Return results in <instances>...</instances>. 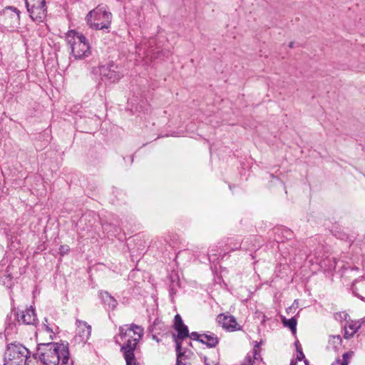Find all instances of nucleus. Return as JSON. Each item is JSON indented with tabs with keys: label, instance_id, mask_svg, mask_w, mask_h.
I'll list each match as a JSON object with an SVG mask.
<instances>
[{
	"label": "nucleus",
	"instance_id": "5701e85b",
	"mask_svg": "<svg viewBox=\"0 0 365 365\" xmlns=\"http://www.w3.org/2000/svg\"><path fill=\"white\" fill-rule=\"evenodd\" d=\"M204 363L205 365H219L217 363L213 361H210L206 356H204Z\"/></svg>",
	"mask_w": 365,
	"mask_h": 365
},
{
	"label": "nucleus",
	"instance_id": "20e7f679",
	"mask_svg": "<svg viewBox=\"0 0 365 365\" xmlns=\"http://www.w3.org/2000/svg\"><path fill=\"white\" fill-rule=\"evenodd\" d=\"M66 38L75 58L81 59L90 54L89 43L82 34L71 30L66 34Z\"/></svg>",
	"mask_w": 365,
	"mask_h": 365
},
{
	"label": "nucleus",
	"instance_id": "423d86ee",
	"mask_svg": "<svg viewBox=\"0 0 365 365\" xmlns=\"http://www.w3.org/2000/svg\"><path fill=\"white\" fill-rule=\"evenodd\" d=\"M174 329L177 331L178 334H173L175 341L176 343V351L182 348V341L185 338L189 337V331L186 325L184 324L180 314H176L174 318Z\"/></svg>",
	"mask_w": 365,
	"mask_h": 365
},
{
	"label": "nucleus",
	"instance_id": "aec40b11",
	"mask_svg": "<svg viewBox=\"0 0 365 365\" xmlns=\"http://www.w3.org/2000/svg\"><path fill=\"white\" fill-rule=\"evenodd\" d=\"M201 336L202 334H198L197 332H192L190 335L189 334V336L194 340H197L200 342H201Z\"/></svg>",
	"mask_w": 365,
	"mask_h": 365
},
{
	"label": "nucleus",
	"instance_id": "2eb2a0df",
	"mask_svg": "<svg viewBox=\"0 0 365 365\" xmlns=\"http://www.w3.org/2000/svg\"><path fill=\"white\" fill-rule=\"evenodd\" d=\"M241 329L242 327L237 322L236 319L233 316L230 315V331H235Z\"/></svg>",
	"mask_w": 365,
	"mask_h": 365
},
{
	"label": "nucleus",
	"instance_id": "dca6fc26",
	"mask_svg": "<svg viewBox=\"0 0 365 365\" xmlns=\"http://www.w3.org/2000/svg\"><path fill=\"white\" fill-rule=\"evenodd\" d=\"M341 341L340 335L331 336L329 339V344L333 345L334 348H336L341 344Z\"/></svg>",
	"mask_w": 365,
	"mask_h": 365
},
{
	"label": "nucleus",
	"instance_id": "ddd939ff",
	"mask_svg": "<svg viewBox=\"0 0 365 365\" xmlns=\"http://www.w3.org/2000/svg\"><path fill=\"white\" fill-rule=\"evenodd\" d=\"M177 352V361L176 365H191V364L189 361H187L185 360L186 356L185 352H182L181 349L178 351H176Z\"/></svg>",
	"mask_w": 365,
	"mask_h": 365
},
{
	"label": "nucleus",
	"instance_id": "bb28decb",
	"mask_svg": "<svg viewBox=\"0 0 365 365\" xmlns=\"http://www.w3.org/2000/svg\"><path fill=\"white\" fill-rule=\"evenodd\" d=\"M294 42H290V43H289V47L290 48H292L294 47Z\"/></svg>",
	"mask_w": 365,
	"mask_h": 365
},
{
	"label": "nucleus",
	"instance_id": "4be33fe9",
	"mask_svg": "<svg viewBox=\"0 0 365 365\" xmlns=\"http://www.w3.org/2000/svg\"><path fill=\"white\" fill-rule=\"evenodd\" d=\"M290 365H309L307 360H299V361H292Z\"/></svg>",
	"mask_w": 365,
	"mask_h": 365
},
{
	"label": "nucleus",
	"instance_id": "f8f14e48",
	"mask_svg": "<svg viewBox=\"0 0 365 365\" xmlns=\"http://www.w3.org/2000/svg\"><path fill=\"white\" fill-rule=\"evenodd\" d=\"M103 302L108 306V309L113 310L117 304V300L108 292H102L100 294Z\"/></svg>",
	"mask_w": 365,
	"mask_h": 365
},
{
	"label": "nucleus",
	"instance_id": "f3484780",
	"mask_svg": "<svg viewBox=\"0 0 365 365\" xmlns=\"http://www.w3.org/2000/svg\"><path fill=\"white\" fill-rule=\"evenodd\" d=\"M284 324L289 327L293 332L296 331L297 320L294 317L286 321L284 320Z\"/></svg>",
	"mask_w": 365,
	"mask_h": 365
},
{
	"label": "nucleus",
	"instance_id": "39448f33",
	"mask_svg": "<svg viewBox=\"0 0 365 365\" xmlns=\"http://www.w3.org/2000/svg\"><path fill=\"white\" fill-rule=\"evenodd\" d=\"M26 6L30 17L38 23L43 22L46 16L45 0H25Z\"/></svg>",
	"mask_w": 365,
	"mask_h": 365
},
{
	"label": "nucleus",
	"instance_id": "4468645a",
	"mask_svg": "<svg viewBox=\"0 0 365 365\" xmlns=\"http://www.w3.org/2000/svg\"><path fill=\"white\" fill-rule=\"evenodd\" d=\"M217 321L225 330H228V317L227 315L224 314H219Z\"/></svg>",
	"mask_w": 365,
	"mask_h": 365
},
{
	"label": "nucleus",
	"instance_id": "9d476101",
	"mask_svg": "<svg viewBox=\"0 0 365 365\" xmlns=\"http://www.w3.org/2000/svg\"><path fill=\"white\" fill-rule=\"evenodd\" d=\"M361 324L359 321H351L347 322L344 327V338L350 339L361 327Z\"/></svg>",
	"mask_w": 365,
	"mask_h": 365
},
{
	"label": "nucleus",
	"instance_id": "0eeeda50",
	"mask_svg": "<svg viewBox=\"0 0 365 365\" xmlns=\"http://www.w3.org/2000/svg\"><path fill=\"white\" fill-rule=\"evenodd\" d=\"M75 341L78 343L85 344L91 334V326L87 322L77 319Z\"/></svg>",
	"mask_w": 365,
	"mask_h": 365
},
{
	"label": "nucleus",
	"instance_id": "a878e982",
	"mask_svg": "<svg viewBox=\"0 0 365 365\" xmlns=\"http://www.w3.org/2000/svg\"><path fill=\"white\" fill-rule=\"evenodd\" d=\"M46 330L49 333H53L52 329L47 325H46Z\"/></svg>",
	"mask_w": 365,
	"mask_h": 365
},
{
	"label": "nucleus",
	"instance_id": "6ab92c4d",
	"mask_svg": "<svg viewBox=\"0 0 365 365\" xmlns=\"http://www.w3.org/2000/svg\"><path fill=\"white\" fill-rule=\"evenodd\" d=\"M279 232H280L282 237L287 240L291 239L293 236L292 232L289 229L282 228L279 230Z\"/></svg>",
	"mask_w": 365,
	"mask_h": 365
},
{
	"label": "nucleus",
	"instance_id": "1a4fd4ad",
	"mask_svg": "<svg viewBox=\"0 0 365 365\" xmlns=\"http://www.w3.org/2000/svg\"><path fill=\"white\" fill-rule=\"evenodd\" d=\"M22 322L24 324L36 325L38 321L34 309L31 307L22 312L20 317H18V322Z\"/></svg>",
	"mask_w": 365,
	"mask_h": 365
},
{
	"label": "nucleus",
	"instance_id": "7ed1b4c3",
	"mask_svg": "<svg viewBox=\"0 0 365 365\" xmlns=\"http://www.w3.org/2000/svg\"><path fill=\"white\" fill-rule=\"evenodd\" d=\"M112 14L108 11V6L100 4L91 11L86 16L88 24L92 29L102 30L108 29L111 23Z\"/></svg>",
	"mask_w": 365,
	"mask_h": 365
},
{
	"label": "nucleus",
	"instance_id": "f257e3e1",
	"mask_svg": "<svg viewBox=\"0 0 365 365\" xmlns=\"http://www.w3.org/2000/svg\"><path fill=\"white\" fill-rule=\"evenodd\" d=\"M34 359L36 365H58L61 360L62 364H67L69 359L68 348L63 344H39L34 353Z\"/></svg>",
	"mask_w": 365,
	"mask_h": 365
},
{
	"label": "nucleus",
	"instance_id": "f03ea898",
	"mask_svg": "<svg viewBox=\"0 0 365 365\" xmlns=\"http://www.w3.org/2000/svg\"><path fill=\"white\" fill-rule=\"evenodd\" d=\"M143 329L135 324H131L130 327L124 325L119 327L120 336L129 338L120 347V351L123 354L126 365H137L134 351L137 348L138 341L143 337Z\"/></svg>",
	"mask_w": 365,
	"mask_h": 365
},
{
	"label": "nucleus",
	"instance_id": "9b49d317",
	"mask_svg": "<svg viewBox=\"0 0 365 365\" xmlns=\"http://www.w3.org/2000/svg\"><path fill=\"white\" fill-rule=\"evenodd\" d=\"M201 343L206 344L208 347H215L218 344V338L211 332L202 334Z\"/></svg>",
	"mask_w": 365,
	"mask_h": 365
},
{
	"label": "nucleus",
	"instance_id": "cd10ccee",
	"mask_svg": "<svg viewBox=\"0 0 365 365\" xmlns=\"http://www.w3.org/2000/svg\"><path fill=\"white\" fill-rule=\"evenodd\" d=\"M14 11L15 12H16L18 15H19V13H20V12H19V10H17V9H16V8H14Z\"/></svg>",
	"mask_w": 365,
	"mask_h": 365
},
{
	"label": "nucleus",
	"instance_id": "393cba45",
	"mask_svg": "<svg viewBox=\"0 0 365 365\" xmlns=\"http://www.w3.org/2000/svg\"><path fill=\"white\" fill-rule=\"evenodd\" d=\"M295 346H296L297 352H298V350H302L301 346H300V344H299V342H296Z\"/></svg>",
	"mask_w": 365,
	"mask_h": 365
},
{
	"label": "nucleus",
	"instance_id": "412c9836",
	"mask_svg": "<svg viewBox=\"0 0 365 365\" xmlns=\"http://www.w3.org/2000/svg\"><path fill=\"white\" fill-rule=\"evenodd\" d=\"M299 360H307L305 359V356H304V355L303 354L302 350H298L297 355V359H296L295 361H299Z\"/></svg>",
	"mask_w": 365,
	"mask_h": 365
},
{
	"label": "nucleus",
	"instance_id": "b1692460",
	"mask_svg": "<svg viewBox=\"0 0 365 365\" xmlns=\"http://www.w3.org/2000/svg\"><path fill=\"white\" fill-rule=\"evenodd\" d=\"M59 250L61 254H66L68 252L69 247L67 245H61Z\"/></svg>",
	"mask_w": 365,
	"mask_h": 365
},
{
	"label": "nucleus",
	"instance_id": "a211bd4d",
	"mask_svg": "<svg viewBox=\"0 0 365 365\" xmlns=\"http://www.w3.org/2000/svg\"><path fill=\"white\" fill-rule=\"evenodd\" d=\"M354 356V351H349L345 352L342 356L341 365H349V359Z\"/></svg>",
	"mask_w": 365,
	"mask_h": 365
},
{
	"label": "nucleus",
	"instance_id": "6e6552de",
	"mask_svg": "<svg viewBox=\"0 0 365 365\" xmlns=\"http://www.w3.org/2000/svg\"><path fill=\"white\" fill-rule=\"evenodd\" d=\"M101 74L111 83L118 81L123 76L118 71V67L113 63L102 66L101 68Z\"/></svg>",
	"mask_w": 365,
	"mask_h": 365
}]
</instances>
